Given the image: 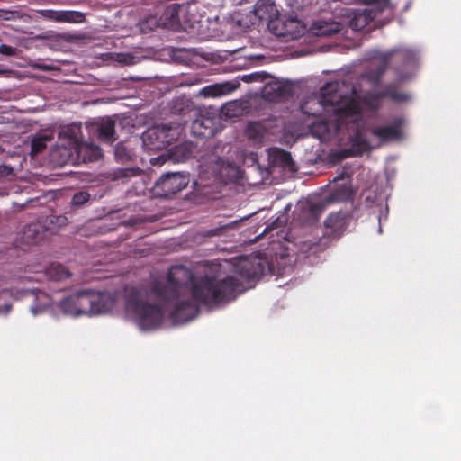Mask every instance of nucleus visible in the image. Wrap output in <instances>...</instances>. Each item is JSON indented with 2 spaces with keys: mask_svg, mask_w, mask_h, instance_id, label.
I'll use <instances>...</instances> for the list:
<instances>
[{
  "mask_svg": "<svg viewBox=\"0 0 461 461\" xmlns=\"http://www.w3.org/2000/svg\"><path fill=\"white\" fill-rule=\"evenodd\" d=\"M165 161H166V159L161 156L158 157V158H151V160H150V162L153 166L162 165V164H164Z\"/></svg>",
  "mask_w": 461,
  "mask_h": 461,
  "instance_id": "nucleus-40",
  "label": "nucleus"
},
{
  "mask_svg": "<svg viewBox=\"0 0 461 461\" xmlns=\"http://www.w3.org/2000/svg\"><path fill=\"white\" fill-rule=\"evenodd\" d=\"M41 14L42 17L59 23H81L84 21V14L77 11H64V10H41Z\"/></svg>",
  "mask_w": 461,
  "mask_h": 461,
  "instance_id": "nucleus-13",
  "label": "nucleus"
},
{
  "mask_svg": "<svg viewBox=\"0 0 461 461\" xmlns=\"http://www.w3.org/2000/svg\"><path fill=\"white\" fill-rule=\"evenodd\" d=\"M269 77H271V76L266 72H255L249 75L243 76L242 79L245 82H264L266 79Z\"/></svg>",
  "mask_w": 461,
  "mask_h": 461,
  "instance_id": "nucleus-31",
  "label": "nucleus"
},
{
  "mask_svg": "<svg viewBox=\"0 0 461 461\" xmlns=\"http://www.w3.org/2000/svg\"><path fill=\"white\" fill-rule=\"evenodd\" d=\"M14 175V168L7 165H0V178Z\"/></svg>",
  "mask_w": 461,
  "mask_h": 461,
  "instance_id": "nucleus-36",
  "label": "nucleus"
},
{
  "mask_svg": "<svg viewBox=\"0 0 461 461\" xmlns=\"http://www.w3.org/2000/svg\"><path fill=\"white\" fill-rule=\"evenodd\" d=\"M194 152V146L191 142H182L169 150V156L176 162H184L191 158Z\"/></svg>",
  "mask_w": 461,
  "mask_h": 461,
  "instance_id": "nucleus-18",
  "label": "nucleus"
},
{
  "mask_svg": "<svg viewBox=\"0 0 461 461\" xmlns=\"http://www.w3.org/2000/svg\"><path fill=\"white\" fill-rule=\"evenodd\" d=\"M386 62L393 65L401 79H405L403 70L415 65L416 53L407 48H398L387 54Z\"/></svg>",
  "mask_w": 461,
  "mask_h": 461,
  "instance_id": "nucleus-8",
  "label": "nucleus"
},
{
  "mask_svg": "<svg viewBox=\"0 0 461 461\" xmlns=\"http://www.w3.org/2000/svg\"><path fill=\"white\" fill-rule=\"evenodd\" d=\"M114 155L116 159L122 162H127L132 158L131 150L128 149L123 143H118L115 146Z\"/></svg>",
  "mask_w": 461,
  "mask_h": 461,
  "instance_id": "nucleus-28",
  "label": "nucleus"
},
{
  "mask_svg": "<svg viewBox=\"0 0 461 461\" xmlns=\"http://www.w3.org/2000/svg\"><path fill=\"white\" fill-rule=\"evenodd\" d=\"M75 142L77 143L78 153H81L84 149L90 150L89 159L96 160L101 157L102 150L99 147L87 143H77V140H75Z\"/></svg>",
  "mask_w": 461,
  "mask_h": 461,
  "instance_id": "nucleus-27",
  "label": "nucleus"
},
{
  "mask_svg": "<svg viewBox=\"0 0 461 461\" xmlns=\"http://www.w3.org/2000/svg\"><path fill=\"white\" fill-rule=\"evenodd\" d=\"M406 122L402 116L394 117L391 125L378 126L372 129L371 132L381 141L400 140L403 136L402 128Z\"/></svg>",
  "mask_w": 461,
  "mask_h": 461,
  "instance_id": "nucleus-10",
  "label": "nucleus"
},
{
  "mask_svg": "<svg viewBox=\"0 0 461 461\" xmlns=\"http://www.w3.org/2000/svg\"><path fill=\"white\" fill-rule=\"evenodd\" d=\"M191 131L194 136L200 138H211L217 132V122L215 118L201 114L194 120Z\"/></svg>",
  "mask_w": 461,
  "mask_h": 461,
  "instance_id": "nucleus-11",
  "label": "nucleus"
},
{
  "mask_svg": "<svg viewBox=\"0 0 461 461\" xmlns=\"http://www.w3.org/2000/svg\"><path fill=\"white\" fill-rule=\"evenodd\" d=\"M98 138L102 141L112 143L115 140V123L111 119L103 120L97 126Z\"/></svg>",
  "mask_w": 461,
  "mask_h": 461,
  "instance_id": "nucleus-20",
  "label": "nucleus"
},
{
  "mask_svg": "<svg viewBox=\"0 0 461 461\" xmlns=\"http://www.w3.org/2000/svg\"><path fill=\"white\" fill-rule=\"evenodd\" d=\"M384 72V68H381L376 73H366L363 75V77L368 79L370 82H372L373 85L376 86L380 78Z\"/></svg>",
  "mask_w": 461,
  "mask_h": 461,
  "instance_id": "nucleus-34",
  "label": "nucleus"
},
{
  "mask_svg": "<svg viewBox=\"0 0 461 461\" xmlns=\"http://www.w3.org/2000/svg\"><path fill=\"white\" fill-rule=\"evenodd\" d=\"M228 83L210 85L203 88L204 96L217 97L230 92Z\"/></svg>",
  "mask_w": 461,
  "mask_h": 461,
  "instance_id": "nucleus-26",
  "label": "nucleus"
},
{
  "mask_svg": "<svg viewBox=\"0 0 461 461\" xmlns=\"http://www.w3.org/2000/svg\"><path fill=\"white\" fill-rule=\"evenodd\" d=\"M361 4L365 5H375V8L374 10H377L378 12H382L384 8L390 5L389 0H358Z\"/></svg>",
  "mask_w": 461,
  "mask_h": 461,
  "instance_id": "nucleus-33",
  "label": "nucleus"
},
{
  "mask_svg": "<svg viewBox=\"0 0 461 461\" xmlns=\"http://www.w3.org/2000/svg\"><path fill=\"white\" fill-rule=\"evenodd\" d=\"M361 107L357 101L352 96L343 100V103L333 107L334 119L318 120L311 124L310 131L312 136L325 142L332 139L338 133L343 122V119L360 114Z\"/></svg>",
  "mask_w": 461,
  "mask_h": 461,
  "instance_id": "nucleus-3",
  "label": "nucleus"
},
{
  "mask_svg": "<svg viewBox=\"0 0 461 461\" xmlns=\"http://www.w3.org/2000/svg\"><path fill=\"white\" fill-rule=\"evenodd\" d=\"M47 138L46 137H36L32 140L31 142V152L32 156H36L39 153L42 152L47 145H46Z\"/></svg>",
  "mask_w": 461,
  "mask_h": 461,
  "instance_id": "nucleus-29",
  "label": "nucleus"
},
{
  "mask_svg": "<svg viewBox=\"0 0 461 461\" xmlns=\"http://www.w3.org/2000/svg\"><path fill=\"white\" fill-rule=\"evenodd\" d=\"M377 10L366 9L354 14L350 20V27L355 31H362L367 26L378 14Z\"/></svg>",
  "mask_w": 461,
  "mask_h": 461,
  "instance_id": "nucleus-17",
  "label": "nucleus"
},
{
  "mask_svg": "<svg viewBox=\"0 0 461 461\" xmlns=\"http://www.w3.org/2000/svg\"><path fill=\"white\" fill-rule=\"evenodd\" d=\"M182 131L183 128L179 123L154 125L143 132V146L148 150L164 149L176 140Z\"/></svg>",
  "mask_w": 461,
  "mask_h": 461,
  "instance_id": "nucleus-5",
  "label": "nucleus"
},
{
  "mask_svg": "<svg viewBox=\"0 0 461 461\" xmlns=\"http://www.w3.org/2000/svg\"><path fill=\"white\" fill-rule=\"evenodd\" d=\"M49 231V229L41 222H32L24 227L22 240L28 245H36L48 237Z\"/></svg>",
  "mask_w": 461,
  "mask_h": 461,
  "instance_id": "nucleus-12",
  "label": "nucleus"
},
{
  "mask_svg": "<svg viewBox=\"0 0 461 461\" xmlns=\"http://www.w3.org/2000/svg\"><path fill=\"white\" fill-rule=\"evenodd\" d=\"M351 92H352V93H351V94H352V95H356L357 91H356L355 87H353V88H352V91H351Z\"/></svg>",
  "mask_w": 461,
  "mask_h": 461,
  "instance_id": "nucleus-45",
  "label": "nucleus"
},
{
  "mask_svg": "<svg viewBox=\"0 0 461 461\" xmlns=\"http://www.w3.org/2000/svg\"><path fill=\"white\" fill-rule=\"evenodd\" d=\"M189 184V174L183 172L167 173L155 183L154 193L160 197H169L174 195Z\"/></svg>",
  "mask_w": 461,
  "mask_h": 461,
  "instance_id": "nucleus-6",
  "label": "nucleus"
},
{
  "mask_svg": "<svg viewBox=\"0 0 461 461\" xmlns=\"http://www.w3.org/2000/svg\"><path fill=\"white\" fill-rule=\"evenodd\" d=\"M381 96L383 97H389L394 101H404L407 99V95L402 93H399L395 89H393L392 86L386 87L382 93Z\"/></svg>",
  "mask_w": 461,
  "mask_h": 461,
  "instance_id": "nucleus-30",
  "label": "nucleus"
},
{
  "mask_svg": "<svg viewBox=\"0 0 461 461\" xmlns=\"http://www.w3.org/2000/svg\"><path fill=\"white\" fill-rule=\"evenodd\" d=\"M343 192H344V195L345 196H348V193H349V190L347 186H344L343 187Z\"/></svg>",
  "mask_w": 461,
  "mask_h": 461,
  "instance_id": "nucleus-44",
  "label": "nucleus"
},
{
  "mask_svg": "<svg viewBox=\"0 0 461 461\" xmlns=\"http://www.w3.org/2000/svg\"><path fill=\"white\" fill-rule=\"evenodd\" d=\"M215 161H216L217 166H218L220 163H221V164H223V163H224V161H223L220 157H216Z\"/></svg>",
  "mask_w": 461,
  "mask_h": 461,
  "instance_id": "nucleus-42",
  "label": "nucleus"
},
{
  "mask_svg": "<svg viewBox=\"0 0 461 461\" xmlns=\"http://www.w3.org/2000/svg\"><path fill=\"white\" fill-rule=\"evenodd\" d=\"M262 88V95L270 102H280L294 95V86L288 81L270 77Z\"/></svg>",
  "mask_w": 461,
  "mask_h": 461,
  "instance_id": "nucleus-9",
  "label": "nucleus"
},
{
  "mask_svg": "<svg viewBox=\"0 0 461 461\" xmlns=\"http://www.w3.org/2000/svg\"><path fill=\"white\" fill-rule=\"evenodd\" d=\"M40 68H41L42 70H45V71L50 70V67L46 66V65L41 66Z\"/></svg>",
  "mask_w": 461,
  "mask_h": 461,
  "instance_id": "nucleus-43",
  "label": "nucleus"
},
{
  "mask_svg": "<svg viewBox=\"0 0 461 461\" xmlns=\"http://www.w3.org/2000/svg\"><path fill=\"white\" fill-rule=\"evenodd\" d=\"M133 172H135L134 168H122L118 170L117 176L120 177H128L130 176Z\"/></svg>",
  "mask_w": 461,
  "mask_h": 461,
  "instance_id": "nucleus-39",
  "label": "nucleus"
},
{
  "mask_svg": "<svg viewBox=\"0 0 461 461\" xmlns=\"http://www.w3.org/2000/svg\"><path fill=\"white\" fill-rule=\"evenodd\" d=\"M311 30L312 33L317 36L327 37L338 33L339 32V24L324 21H317L312 24Z\"/></svg>",
  "mask_w": 461,
  "mask_h": 461,
  "instance_id": "nucleus-21",
  "label": "nucleus"
},
{
  "mask_svg": "<svg viewBox=\"0 0 461 461\" xmlns=\"http://www.w3.org/2000/svg\"><path fill=\"white\" fill-rule=\"evenodd\" d=\"M244 291L237 277L228 276L222 279L204 276L196 278L193 272L184 266L169 268L167 279L155 280L150 294L165 303H176L170 313L176 324L185 323L199 313L198 303L218 306L230 303Z\"/></svg>",
  "mask_w": 461,
  "mask_h": 461,
  "instance_id": "nucleus-1",
  "label": "nucleus"
},
{
  "mask_svg": "<svg viewBox=\"0 0 461 461\" xmlns=\"http://www.w3.org/2000/svg\"><path fill=\"white\" fill-rule=\"evenodd\" d=\"M271 157L276 164L285 168H291L294 165L291 153L282 149H274Z\"/></svg>",
  "mask_w": 461,
  "mask_h": 461,
  "instance_id": "nucleus-25",
  "label": "nucleus"
},
{
  "mask_svg": "<svg viewBox=\"0 0 461 461\" xmlns=\"http://www.w3.org/2000/svg\"><path fill=\"white\" fill-rule=\"evenodd\" d=\"M350 219V215L346 212H331L325 220L324 225L331 230L332 234L340 236L349 224Z\"/></svg>",
  "mask_w": 461,
  "mask_h": 461,
  "instance_id": "nucleus-14",
  "label": "nucleus"
},
{
  "mask_svg": "<svg viewBox=\"0 0 461 461\" xmlns=\"http://www.w3.org/2000/svg\"><path fill=\"white\" fill-rule=\"evenodd\" d=\"M77 308L79 311V314H95L94 313V292L92 291H81L77 292Z\"/></svg>",
  "mask_w": 461,
  "mask_h": 461,
  "instance_id": "nucleus-19",
  "label": "nucleus"
},
{
  "mask_svg": "<svg viewBox=\"0 0 461 461\" xmlns=\"http://www.w3.org/2000/svg\"><path fill=\"white\" fill-rule=\"evenodd\" d=\"M90 199V194L87 192H78L72 197V204L74 206H81L87 203Z\"/></svg>",
  "mask_w": 461,
  "mask_h": 461,
  "instance_id": "nucleus-32",
  "label": "nucleus"
},
{
  "mask_svg": "<svg viewBox=\"0 0 461 461\" xmlns=\"http://www.w3.org/2000/svg\"><path fill=\"white\" fill-rule=\"evenodd\" d=\"M235 105H236L235 103L228 104L226 105L227 111L229 112V111L232 110Z\"/></svg>",
  "mask_w": 461,
  "mask_h": 461,
  "instance_id": "nucleus-41",
  "label": "nucleus"
},
{
  "mask_svg": "<svg viewBox=\"0 0 461 461\" xmlns=\"http://www.w3.org/2000/svg\"><path fill=\"white\" fill-rule=\"evenodd\" d=\"M94 313H106L114 307L115 296L108 292H94Z\"/></svg>",
  "mask_w": 461,
  "mask_h": 461,
  "instance_id": "nucleus-16",
  "label": "nucleus"
},
{
  "mask_svg": "<svg viewBox=\"0 0 461 461\" xmlns=\"http://www.w3.org/2000/svg\"><path fill=\"white\" fill-rule=\"evenodd\" d=\"M275 12L276 6L269 0H258L255 5L254 13L260 20H270Z\"/></svg>",
  "mask_w": 461,
  "mask_h": 461,
  "instance_id": "nucleus-22",
  "label": "nucleus"
},
{
  "mask_svg": "<svg viewBox=\"0 0 461 461\" xmlns=\"http://www.w3.org/2000/svg\"><path fill=\"white\" fill-rule=\"evenodd\" d=\"M350 144L349 149L342 150L343 158L358 157L363 155L364 152L370 150L368 140L359 131L350 138Z\"/></svg>",
  "mask_w": 461,
  "mask_h": 461,
  "instance_id": "nucleus-15",
  "label": "nucleus"
},
{
  "mask_svg": "<svg viewBox=\"0 0 461 461\" xmlns=\"http://www.w3.org/2000/svg\"><path fill=\"white\" fill-rule=\"evenodd\" d=\"M0 54L11 57L15 56L16 49L6 44H0Z\"/></svg>",
  "mask_w": 461,
  "mask_h": 461,
  "instance_id": "nucleus-35",
  "label": "nucleus"
},
{
  "mask_svg": "<svg viewBox=\"0 0 461 461\" xmlns=\"http://www.w3.org/2000/svg\"><path fill=\"white\" fill-rule=\"evenodd\" d=\"M125 311L141 330L157 329L164 319L162 306L142 301L136 288L132 289L126 298Z\"/></svg>",
  "mask_w": 461,
  "mask_h": 461,
  "instance_id": "nucleus-2",
  "label": "nucleus"
},
{
  "mask_svg": "<svg viewBox=\"0 0 461 461\" xmlns=\"http://www.w3.org/2000/svg\"><path fill=\"white\" fill-rule=\"evenodd\" d=\"M76 298H77V293L70 294L60 301L59 308L65 314L71 316L80 315L79 311L77 309L78 305Z\"/></svg>",
  "mask_w": 461,
  "mask_h": 461,
  "instance_id": "nucleus-23",
  "label": "nucleus"
},
{
  "mask_svg": "<svg viewBox=\"0 0 461 461\" xmlns=\"http://www.w3.org/2000/svg\"><path fill=\"white\" fill-rule=\"evenodd\" d=\"M248 265H250L248 261L244 263V265L241 267L242 272L244 271V275L249 278L254 279L258 276V272L256 270L250 271L249 269H247Z\"/></svg>",
  "mask_w": 461,
  "mask_h": 461,
  "instance_id": "nucleus-37",
  "label": "nucleus"
},
{
  "mask_svg": "<svg viewBox=\"0 0 461 461\" xmlns=\"http://www.w3.org/2000/svg\"><path fill=\"white\" fill-rule=\"evenodd\" d=\"M329 107H330L331 109H333V107H332V106H330V105ZM328 112H330V109H328ZM331 112H332V110H331Z\"/></svg>",
  "mask_w": 461,
  "mask_h": 461,
  "instance_id": "nucleus-46",
  "label": "nucleus"
},
{
  "mask_svg": "<svg viewBox=\"0 0 461 461\" xmlns=\"http://www.w3.org/2000/svg\"><path fill=\"white\" fill-rule=\"evenodd\" d=\"M45 275L52 280H63L70 276L69 271L60 263H52L46 268Z\"/></svg>",
  "mask_w": 461,
  "mask_h": 461,
  "instance_id": "nucleus-24",
  "label": "nucleus"
},
{
  "mask_svg": "<svg viewBox=\"0 0 461 461\" xmlns=\"http://www.w3.org/2000/svg\"><path fill=\"white\" fill-rule=\"evenodd\" d=\"M344 84V81H331L326 83L321 89V97L312 98L301 105V110L303 113L318 116L323 110L327 109V106L336 107L343 103V100L347 99L340 93V85Z\"/></svg>",
  "mask_w": 461,
  "mask_h": 461,
  "instance_id": "nucleus-4",
  "label": "nucleus"
},
{
  "mask_svg": "<svg viewBox=\"0 0 461 461\" xmlns=\"http://www.w3.org/2000/svg\"><path fill=\"white\" fill-rule=\"evenodd\" d=\"M48 305H49V302L47 300L45 303H42L35 305V306H32L31 311L33 315H36L38 313H41Z\"/></svg>",
  "mask_w": 461,
  "mask_h": 461,
  "instance_id": "nucleus-38",
  "label": "nucleus"
},
{
  "mask_svg": "<svg viewBox=\"0 0 461 461\" xmlns=\"http://www.w3.org/2000/svg\"><path fill=\"white\" fill-rule=\"evenodd\" d=\"M182 6L172 4L163 8L160 14L148 18L147 23L155 27L178 30L180 27L179 12Z\"/></svg>",
  "mask_w": 461,
  "mask_h": 461,
  "instance_id": "nucleus-7",
  "label": "nucleus"
}]
</instances>
